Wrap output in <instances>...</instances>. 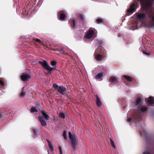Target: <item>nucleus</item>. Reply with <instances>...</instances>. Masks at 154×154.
<instances>
[{"label": "nucleus", "instance_id": "36", "mask_svg": "<svg viewBox=\"0 0 154 154\" xmlns=\"http://www.w3.org/2000/svg\"><path fill=\"white\" fill-rule=\"evenodd\" d=\"M143 52L144 54H146V55L148 56H149L151 55V54L150 53H147L144 51H143Z\"/></svg>", "mask_w": 154, "mask_h": 154}, {"label": "nucleus", "instance_id": "10", "mask_svg": "<svg viewBox=\"0 0 154 154\" xmlns=\"http://www.w3.org/2000/svg\"><path fill=\"white\" fill-rule=\"evenodd\" d=\"M38 119L40 121L42 127H46L47 125L46 122L45 121L44 118L42 116L38 117Z\"/></svg>", "mask_w": 154, "mask_h": 154}, {"label": "nucleus", "instance_id": "24", "mask_svg": "<svg viewBox=\"0 0 154 154\" xmlns=\"http://www.w3.org/2000/svg\"><path fill=\"white\" fill-rule=\"evenodd\" d=\"M110 143L111 146L114 148L115 149L116 147L113 141L112 140L111 138H110Z\"/></svg>", "mask_w": 154, "mask_h": 154}, {"label": "nucleus", "instance_id": "32", "mask_svg": "<svg viewBox=\"0 0 154 154\" xmlns=\"http://www.w3.org/2000/svg\"><path fill=\"white\" fill-rule=\"evenodd\" d=\"M63 136L64 137L65 139H66V131H64L63 134Z\"/></svg>", "mask_w": 154, "mask_h": 154}, {"label": "nucleus", "instance_id": "42", "mask_svg": "<svg viewBox=\"0 0 154 154\" xmlns=\"http://www.w3.org/2000/svg\"><path fill=\"white\" fill-rule=\"evenodd\" d=\"M102 44V42H101V43H100V44Z\"/></svg>", "mask_w": 154, "mask_h": 154}, {"label": "nucleus", "instance_id": "8", "mask_svg": "<svg viewBox=\"0 0 154 154\" xmlns=\"http://www.w3.org/2000/svg\"><path fill=\"white\" fill-rule=\"evenodd\" d=\"M151 0H140L142 5L149 8L150 6V2Z\"/></svg>", "mask_w": 154, "mask_h": 154}, {"label": "nucleus", "instance_id": "35", "mask_svg": "<svg viewBox=\"0 0 154 154\" xmlns=\"http://www.w3.org/2000/svg\"><path fill=\"white\" fill-rule=\"evenodd\" d=\"M150 151L146 150L144 152L143 154H150Z\"/></svg>", "mask_w": 154, "mask_h": 154}, {"label": "nucleus", "instance_id": "19", "mask_svg": "<svg viewBox=\"0 0 154 154\" xmlns=\"http://www.w3.org/2000/svg\"><path fill=\"white\" fill-rule=\"evenodd\" d=\"M147 102L150 104H153L154 103V97H150L148 99Z\"/></svg>", "mask_w": 154, "mask_h": 154}, {"label": "nucleus", "instance_id": "7", "mask_svg": "<svg viewBox=\"0 0 154 154\" xmlns=\"http://www.w3.org/2000/svg\"><path fill=\"white\" fill-rule=\"evenodd\" d=\"M95 32V30L93 29H90L87 33L85 38H91Z\"/></svg>", "mask_w": 154, "mask_h": 154}, {"label": "nucleus", "instance_id": "22", "mask_svg": "<svg viewBox=\"0 0 154 154\" xmlns=\"http://www.w3.org/2000/svg\"><path fill=\"white\" fill-rule=\"evenodd\" d=\"M124 77L128 81L130 82L132 80V78L131 77L127 75H124Z\"/></svg>", "mask_w": 154, "mask_h": 154}, {"label": "nucleus", "instance_id": "23", "mask_svg": "<svg viewBox=\"0 0 154 154\" xmlns=\"http://www.w3.org/2000/svg\"><path fill=\"white\" fill-rule=\"evenodd\" d=\"M31 112H37L38 111L37 107H32L31 109Z\"/></svg>", "mask_w": 154, "mask_h": 154}, {"label": "nucleus", "instance_id": "9", "mask_svg": "<svg viewBox=\"0 0 154 154\" xmlns=\"http://www.w3.org/2000/svg\"><path fill=\"white\" fill-rule=\"evenodd\" d=\"M20 77L23 81H26L30 79L31 76L27 73H24Z\"/></svg>", "mask_w": 154, "mask_h": 154}, {"label": "nucleus", "instance_id": "29", "mask_svg": "<svg viewBox=\"0 0 154 154\" xmlns=\"http://www.w3.org/2000/svg\"><path fill=\"white\" fill-rule=\"evenodd\" d=\"M53 87L55 88V89H57V90L59 87L58 85L56 84H54L53 85Z\"/></svg>", "mask_w": 154, "mask_h": 154}, {"label": "nucleus", "instance_id": "39", "mask_svg": "<svg viewBox=\"0 0 154 154\" xmlns=\"http://www.w3.org/2000/svg\"><path fill=\"white\" fill-rule=\"evenodd\" d=\"M63 50V49L61 48V49H60V50H59V51L60 52H61Z\"/></svg>", "mask_w": 154, "mask_h": 154}, {"label": "nucleus", "instance_id": "14", "mask_svg": "<svg viewBox=\"0 0 154 154\" xmlns=\"http://www.w3.org/2000/svg\"><path fill=\"white\" fill-rule=\"evenodd\" d=\"M137 18L141 20L144 19L146 17V14L144 13L142 14L137 13Z\"/></svg>", "mask_w": 154, "mask_h": 154}, {"label": "nucleus", "instance_id": "28", "mask_svg": "<svg viewBox=\"0 0 154 154\" xmlns=\"http://www.w3.org/2000/svg\"><path fill=\"white\" fill-rule=\"evenodd\" d=\"M59 116L60 118L62 119H64L65 118L64 114L62 112H61L60 113Z\"/></svg>", "mask_w": 154, "mask_h": 154}, {"label": "nucleus", "instance_id": "38", "mask_svg": "<svg viewBox=\"0 0 154 154\" xmlns=\"http://www.w3.org/2000/svg\"><path fill=\"white\" fill-rule=\"evenodd\" d=\"M3 116V115L0 112V119L2 118Z\"/></svg>", "mask_w": 154, "mask_h": 154}, {"label": "nucleus", "instance_id": "15", "mask_svg": "<svg viewBox=\"0 0 154 154\" xmlns=\"http://www.w3.org/2000/svg\"><path fill=\"white\" fill-rule=\"evenodd\" d=\"M134 5L135 4L134 3L131 4L130 8L127 10V12L128 13H133L135 10V8L134 7Z\"/></svg>", "mask_w": 154, "mask_h": 154}, {"label": "nucleus", "instance_id": "1", "mask_svg": "<svg viewBox=\"0 0 154 154\" xmlns=\"http://www.w3.org/2000/svg\"><path fill=\"white\" fill-rule=\"evenodd\" d=\"M106 51L102 47H100L96 50L95 54V59L98 61H100L104 58L106 54Z\"/></svg>", "mask_w": 154, "mask_h": 154}, {"label": "nucleus", "instance_id": "41", "mask_svg": "<svg viewBox=\"0 0 154 154\" xmlns=\"http://www.w3.org/2000/svg\"><path fill=\"white\" fill-rule=\"evenodd\" d=\"M63 53H64V52L63 51Z\"/></svg>", "mask_w": 154, "mask_h": 154}, {"label": "nucleus", "instance_id": "20", "mask_svg": "<svg viewBox=\"0 0 154 154\" xmlns=\"http://www.w3.org/2000/svg\"><path fill=\"white\" fill-rule=\"evenodd\" d=\"M110 80L111 82H116L117 80L115 77L112 76L110 78Z\"/></svg>", "mask_w": 154, "mask_h": 154}, {"label": "nucleus", "instance_id": "27", "mask_svg": "<svg viewBox=\"0 0 154 154\" xmlns=\"http://www.w3.org/2000/svg\"><path fill=\"white\" fill-rule=\"evenodd\" d=\"M79 18L80 19V21H82L83 20V15L81 14H79L78 15Z\"/></svg>", "mask_w": 154, "mask_h": 154}, {"label": "nucleus", "instance_id": "4", "mask_svg": "<svg viewBox=\"0 0 154 154\" xmlns=\"http://www.w3.org/2000/svg\"><path fill=\"white\" fill-rule=\"evenodd\" d=\"M69 136L72 144V147L73 149L75 150L76 149V144L78 142V139L76 138L75 136L72 134L70 132L69 133Z\"/></svg>", "mask_w": 154, "mask_h": 154}, {"label": "nucleus", "instance_id": "16", "mask_svg": "<svg viewBox=\"0 0 154 154\" xmlns=\"http://www.w3.org/2000/svg\"><path fill=\"white\" fill-rule=\"evenodd\" d=\"M69 23L70 26L72 27L75 28L76 26L75 20L74 19H72L70 22Z\"/></svg>", "mask_w": 154, "mask_h": 154}, {"label": "nucleus", "instance_id": "26", "mask_svg": "<svg viewBox=\"0 0 154 154\" xmlns=\"http://www.w3.org/2000/svg\"><path fill=\"white\" fill-rule=\"evenodd\" d=\"M97 23L99 24L103 22L104 20L101 19H98L97 20Z\"/></svg>", "mask_w": 154, "mask_h": 154}, {"label": "nucleus", "instance_id": "37", "mask_svg": "<svg viewBox=\"0 0 154 154\" xmlns=\"http://www.w3.org/2000/svg\"><path fill=\"white\" fill-rule=\"evenodd\" d=\"M0 84L2 86H4V83L3 81H2L0 79Z\"/></svg>", "mask_w": 154, "mask_h": 154}, {"label": "nucleus", "instance_id": "18", "mask_svg": "<svg viewBox=\"0 0 154 154\" xmlns=\"http://www.w3.org/2000/svg\"><path fill=\"white\" fill-rule=\"evenodd\" d=\"M47 141L48 144V146L50 150L52 151L54 150V148L53 147V145L51 142L49 140H47Z\"/></svg>", "mask_w": 154, "mask_h": 154}, {"label": "nucleus", "instance_id": "34", "mask_svg": "<svg viewBox=\"0 0 154 154\" xmlns=\"http://www.w3.org/2000/svg\"><path fill=\"white\" fill-rule=\"evenodd\" d=\"M60 154H63V151L61 147L60 146L59 147Z\"/></svg>", "mask_w": 154, "mask_h": 154}, {"label": "nucleus", "instance_id": "11", "mask_svg": "<svg viewBox=\"0 0 154 154\" xmlns=\"http://www.w3.org/2000/svg\"><path fill=\"white\" fill-rule=\"evenodd\" d=\"M57 91L62 95H64L66 92V88L63 86H59Z\"/></svg>", "mask_w": 154, "mask_h": 154}, {"label": "nucleus", "instance_id": "25", "mask_svg": "<svg viewBox=\"0 0 154 154\" xmlns=\"http://www.w3.org/2000/svg\"><path fill=\"white\" fill-rule=\"evenodd\" d=\"M33 131L35 135H36L38 133V129L37 128H33Z\"/></svg>", "mask_w": 154, "mask_h": 154}, {"label": "nucleus", "instance_id": "3", "mask_svg": "<svg viewBox=\"0 0 154 154\" xmlns=\"http://www.w3.org/2000/svg\"><path fill=\"white\" fill-rule=\"evenodd\" d=\"M149 21L145 23V26L148 28L154 26V13L151 11L149 14Z\"/></svg>", "mask_w": 154, "mask_h": 154}, {"label": "nucleus", "instance_id": "2", "mask_svg": "<svg viewBox=\"0 0 154 154\" xmlns=\"http://www.w3.org/2000/svg\"><path fill=\"white\" fill-rule=\"evenodd\" d=\"M141 99L140 97L137 98L135 102V105H139L137 107V109L139 111L141 112H145L147 109V107L145 106H141L142 104Z\"/></svg>", "mask_w": 154, "mask_h": 154}, {"label": "nucleus", "instance_id": "17", "mask_svg": "<svg viewBox=\"0 0 154 154\" xmlns=\"http://www.w3.org/2000/svg\"><path fill=\"white\" fill-rule=\"evenodd\" d=\"M96 104L98 106L100 107L101 105V102L98 95H96Z\"/></svg>", "mask_w": 154, "mask_h": 154}, {"label": "nucleus", "instance_id": "30", "mask_svg": "<svg viewBox=\"0 0 154 154\" xmlns=\"http://www.w3.org/2000/svg\"><path fill=\"white\" fill-rule=\"evenodd\" d=\"M34 40L36 42H38L40 44H42V43L41 40L38 38H34Z\"/></svg>", "mask_w": 154, "mask_h": 154}, {"label": "nucleus", "instance_id": "13", "mask_svg": "<svg viewBox=\"0 0 154 154\" xmlns=\"http://www.w3.org/2000/svg\"><path fill=\"white\" fill-rule=\"evenodd\" d=\"M41 112L46 120H48L49 119V116L48 113L44 110H42L41 111Z\"/></svg>", "mask_w": 154, "mask_h": 154}, {"label": "nucleus", "instance_id": "31", "mask_svg": "<svg viewBox=\"0 0 154 154\" xmlns=\"http://www.w3.org/2000/svg\"><path fill=\"white\" fill-rule=\"evenodd\" d=\"M56 64V62L54 60H53L51 61V65L52 66H54Z\"/></svg>", "mask_w": 154, "mask_h": 154}, {"label": "nucleus", "instance_id": "5", "mask_svg": "<svg viewBox=\"0 0 154 154\" xmlns=\"http://www.w3.org/2000/svg\"><path fill=\"white\" fill-rule=\"evenodd\" d=\"M38 63L42 65L45 69L49 72L54 69L53 68L50 67L46 61L45 60L43 62L39 61Z\"/></svg>", "mask_w": 154, "mask_h": 154}, {"label": "nucleus", "instance_id": "6", "mask_svg": "<svg viewBox=\"0 0 154 154\" xmlns=\"http://www.w3.org/2000/svg\"><path fill=\"white\" fill-rule=\"evenodd\" d=\"M141 118V116L140 114H135L132 118H128L127 121L130 122V121L132 119L134 120H137V121H139L140 119Z\"/></svg>", "mask_w": 154, "mask_h": 154}, {"label": "nucleus", "instance_id": "33", "mask_svg": "<svg viewBox=\"0 0 154 154\" xmlns=\"http://www.w3.org/2000/svg\"><path fill=\"white\" fill-rule=\"evenodd\" d=\"M25 95V93L23 91H22L20 93V95L22 97L24 96Z\"/></svg>", "mask_w": 154, "mask_h": 154}, {"label": "nucleus", "instance_id": "12", "mask_svg": "<svg viewBox=\"0 0 154 154\" xmlns=\"http://www.w3.org/2000/svg\"><path fill=\"white\" fill-rule=\"evenodd\" d=\"M57 15L58 19L61 20H63L66 17L65 15L61 11L58 12Z\"/></svg>", "mask_w": 154, "mask_h": 154}, {"label": "nucleus", "instance_id": "21", "mask_svg": "<svg viewBox=\"0 0 154 154\" xmlns=\"http://www.w3.org/2000/svg\"><path fill=\"white\" fill-rule=\"evenodd\" d=\"M103 73L102 72L99 73L96 76L95 78L97 79H100Z\"/></svg>", "mask_w": 154, "mask_h": 154}, {"label": "nucleus", "instance_id": "40", "mask_svg": "<svg viewBox=\"0 0 154 154\" xmlns=\"http://www.w3.org/2000/svg\"><path fill=\"white\" fill-rule=\"evenodd\" d=\"M54 50L55 51H59V49H54Z\"/></svg>", "mask_w": 154, "mask_h": 154}]
</instances>
